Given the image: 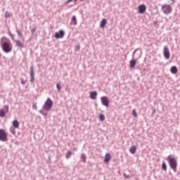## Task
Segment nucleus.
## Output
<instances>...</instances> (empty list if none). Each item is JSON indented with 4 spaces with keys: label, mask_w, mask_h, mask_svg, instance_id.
Segmentation results:
<instances>
[{
    "label": "nucleus",
    "mask_w": 180,
    "mask_h": 180,
    "mask_svg": "<svg viewBox=\"0 0 180 180\" xmlns=\"http://www.w3.org/2000/svg\"><path fill=\"white\" fill-rule=\"evenodd\" d=\"M73 151H77V148H73Z\"/></svg>",
    "instance_id": "nucleus-40"
},
{
    "label": "nucleus",
    "mask_w": 180,
    "mask_h": 180,
    "mask_svg": "<svg viewBox=\"0 0 180 180\" xmlns=\"http://www.w3.org/2000/svg\"><path fill=\"white\" fill-rule=\"evenodd\" d=\"M137 151V147L136 146H132L129 149L131 154H134Z\"/></svg>",
    "instance_id": "nucleus-17"
},
{
    "label": "nucleus",
    "mask_w": 180,
    "mask_h": 180,
    "mask_svg": "<svg viewBox=\"0 0 180 180\" xmlns=\"http://www.w3.org/2000/svg\"><path fill=\"white\" fill-rule=\"evenodd\" d=\"M81 160L82 161V162H86V155H85V153H82Z\"/></svg>",
    "instance_id": "nucleus-21"
},
{
    "label": "nucleus",
    "mask_w": 180,
    "mask_h": 180,
    "mask_svg": "<svg viewBox=\"0 0 180 180\" xmlns=\"http://www.w3.org/2000/svg\"><path fill=\"white\" fill-rule=\"evenodd\" d=\"M31 32H32V34L34 33V32H36V27H34V28H32V30H31Z\"/></svg>",
    "instance_id": "nucleus-37"
},
{
    "label": "nucleus",
    "mask_w": 180,
    "mask_h": 180,
    "mask_svg": "<svg viewBox=\"0 0 180 180\" xmlns=\"http://www.w3.org/2000/svg\"><path fill=\"white\" fill-rule=\"evenodd\" d=\"M132 115L134 117H137V112H136V110H133Z\"/></svg>",
    "instance_id": "nucleus-27"
},
{
    "label": "nucleus",
    "mask_w": 180,
    "mask_h": 180,
    "mask_svg": "<svg viewBox=\"0 0 180 180\" xmlns=\"http://www.w3.org/2000/svg\"><path fill=\"white\" fill-rule=\"evenodd\" d=\"M56 88L58 89V91H61V85L60 84H56Z\"/></svg>",
    "instance_id": "nucleus-29"
},
{
    "label": "nucleus",
    "mask_w": 180,
    "mask_h": 180,
    "mask_svg": "<svg viewBox=\"0 0 180 180\" xmlns=\"http://www.w3.org/2000/svg\"><path fill=\"white\" fill-rule=\"evenodd\" d=\"M84 1H85V0H80L81 2H84Z\"/></svg>",
    "instance_id": "nucleus-41"
},
{
    "label": "nucleus",
    "mask_w": 180,
    "mask_h": 180,
    "mask_svg": "<svg viewBox=\"0 0 180 180\" xmlns=\"http://www.w3.org/2000/svg\"><path fill=\"white\" fill-rule=\"evenodd\" d=\"M101 103L105 108H109V99H108L107 96H102L101 98Z\"/></svg>",
    "instance_id": "nucleus-6"
},
{
    "label": "nucleus",
    "mask_w": 180,
    "mask_h": 180,
    "mask_svg": "<svg viewBox=\"0 0 180 180\" xmlns=\"http://www.w3.org/2000/svg\"><path fill=\"white\" fill-rule=\"evenodd\" d=\"M167 160L169 162V165L170 168H172V169H173L174 172H176V167H178L176 159H175V158H172L170 155H169Z\"/></svg>",
    "instance_id": "nucleus-2"
},
{
    "label": "nucleus",
    "mask_w": 180,
    "mask_h": 180,
    "mask_svg": "<svg viewBox=\"0 0 180 180\" xmlns=\"http://www.w3.org/2000/svg\"><path fill=\"white\" fill-rule=\"evenodd\" d=\"M15 42V44L18 47H20V49H25V45L22 44V41L19 40L14 41Z\"/></svg>",
    "instance_id": "nucleus-11"
},
{
    "label": "nucleus",
    "mask_w": 180,
    "mask_h": 180,
    "mask_svg": "<svg viewBox=\"0 0 180 180\" xmlns=\"http://www.w3.org/2000/svg\"><path fill=\"white\" fill-rule=\"evenodd\" d=\"M110 154L107 153L105 156V159H104V162H105V164H108V162H109L110 161Z\"/></svg>",
    "instance_id": "nucleus-14"
},
{
    "label": "nucleus",
    "mask_w": 180,
    "mask_h": 180,
    "mask_svg": "<svg viewBox=\"0 0 180 180\" xmlns=\"http://www.w3.org/2000/svg\"><path fill=\"white\" fill-rule=\"evenodd\" d=\"M138 9H139L138 13L143 15V13H146V11L147 8L146 7V5L141 4L139 6Z\"/></svg>",
    "instance_id": "nucleus-9"
},
{
    "label": "nucleus",
    "mask_w": 180,
    "mask_h": 180,
    "mask_svg": "<svg viewBox=\"0 0 180 180\" xmlns=\"http://www.w3.org/2000/svg\"><path fill=\"white\" fill-rule=\"evenodd\" d=\"M13 126L14 129H18L19 128V121L15 120L13 122Z\"/></svg>",
    "instance_id": "nucleus-18"
},
{
    "label": "nucleus",
    "mask_w": 180,
    "mask_h": 180,
    "mask_svg": "<svg viewBox=\"0 0 180 180\" xmlns=\"http://www.w3.org/2000/svg\"><path fill=\"white\" fill-rule=\"evenodd\" d=\"M0 141H8V134L4 129H0Z\"/></svg>",
    "instance_id": "nucleus-5"
},
{
    "label": "nucleus",
    "mask_w": 180,
    "mask_h": 180,
    "mask_svg": "<svg viewBox=\"0 0 180 180\" xmlns=\"http://www.w3.org/2000/svg\"><path fill=\"white\" fill-rule=\"evenodd\" d=\"M139 57H141V54L139 55Z\"/></svg>",
    "instance_id": "nucleus-43"
},
{
    "label": "nucleus",
    "mask_w": 180,
    "mask_h": 180,
    "mask_svg": "<svg viewBox=\"0 0 180 180\" xmlns=\"http://www.w3.org/2000/svg\"><path fill=\"white\" fill-rule=\"evenodd\" d=\"M30 82L33 84L34 82V68L33 66L30 67Z\"/></svg>",
    "instance_id": "nucleus-8"
},
{
    "label": "nucleus",
    "mask_w": 180,
    "mask_h": 180,
    "mask_svg": "<svg viewBox=\"0 0 180 180\" xmlns=\"http://www.w3.org/2000/svg\"><path fill=\"white\" fill-rule=\"evenodd\" d=\"M96 96H98V93L96 91H92L91 94H90V98L91 99H96Z\"/></svg>",
    "instance_id": "nucleus-15"
},
{
    "label": "nucleus",
    "mask_w": 180,
    "mask_h": 180,
    "mask_svg": "<svg viewBox=\"0 0 180 180\" xmlns=\"http://www.w3.org/2000/svg\"><path fill=\"white\" fill-rule=\"evenodd\" d=\"M170 72L172 74H176L178 72V68L176 66H172L170 69Z\"/></svg>",
    "instance_id": "nucleus-16"
},
{
    "label": "nucleus",
    "mask_w": 180,
    "mask_h": 180,
    "mask_svg": "<svg viewBox=\"0 0 180 180\" xmlns=\"http://www.w3.org/2000/svg\"><path fill=\"white\" fill-rule=\"evenodd\" d=\"M139 50H140V49H136L134 50V51L132 53L133 57H134V54H136V53H137V51H139Z\"/></svg>",
    "instance_id": "nucleus-34"
},
{
    "label": "nucleus",
    "mask_w": 180,
    "mask_h": 180,
    "mask_svg": "<svg viewBox=\"0 0 180 180\" xmlns=\"http://www.w3.org/2000/svg\"><path fill=\"white\" fill-rule=\"evenodd\" d=\"M106 23H108V20L103 18L100 22V27H105V26H106Z\"/></svg>",
    "instance_id": "nucleus-12"
},
{
    "label": "nucleus",
    "mask_w": 180,
    "mask_h": 180,
    "mask_svg": "<svg viewBox=\"0 0 180 180\" xmlns=\"http://www.w3.org/2000/svg\"><path fill=\"white\" fill-rule=\"evenodd\" d=\"M52 108H53V101H51V98H48L46 101L43 105V109L49 112V110H51Z\"/></svg>",
    "instance_id": "nucleus-3"
},
{
    "label": "nucleus",
    "mask_w": 180,
    "mask_h": 180,
    "mask_svg": "<svg viewBox=\"0 0 180 180\" xmlns=\"http://www.w3.org/2000/svg\"><path fill=\"white\" fill-rule=\"evenodd\" d=\"M80 49L79 45H76L75 49V51H79Z\"/></svg>",
    "instance_id": "nucleus-30"
},
{
    "label": "nucleus",
    "mask_w": 180,
    "mask_h": 180,
    "mask_svg": "<svg viewBox=\"0 0 180 180\" xmlns=\"http://www.w3.org/2000/svg\"><path fill=\"white\" fill-rule=\"evenodd\" d=\"M162 169H163V171H167V164L165 162H162Z\"/></svg>",
    "instance_id": "nucleus-23"
},
{
    "label": "nucleus",
    "mask_w": 180,
    "mask_h": 180,
    "mask_svg": "<svg viewBox=\"0 0 180 180\" xmlns=\"http://www.w3.org/2000/svg\"><path fill=\"white\" fill-rule=\"evenodd\" d=\"M32 109H34V110H37V105L33 104Z\"/></svg>",
    "instance_id": "nucleus-33"
},
{
    "label": "nucleus",
    "mask_w": 180,
    "mask_h": 180,
    "mask_svg": "<svg viewBox=\"0 0 180 180\" xmlns=\"http://www.w3.org/2000/svg\"><path fill=\"white\" fill-rule=\"evenodd\" d=\"M71 23L74 26L77 25V17L75 15H73L71 20Z\"/></svg>",
    "instance_id": "nucleus-19"
},
{
    "label": "nucleus",
    "mask_w": 180,
    "mask_h": 180,
    "mask_svg": "<svg viewBox=\"0 0 180 180\" xmlns=\"http://www.w3.org/2000/svg\"><path fill=\"white\" fill-rule=\"evenodd\" d=\"M136 64H137V62L136 61V60H131L129 61V67L130 68H134V67H136Z\"/></svg>",
    "instance_id": "nucleus-13"
},
{
    "label": "nucleus",
    "mask_w": 180,
    "mask_h": 180,
    "mask_svg": "<svg viewBox=\"0 0 180 180\" xmlns=\"http://www.w3.org/2000/svg\"><path fill=\"white\" fill-rule=\"evenodd\" d=\"M99 120L101 121V122H103V120H105V115L103 114H101L99 115Z\"/></svg>",
    "instance_id": "nucleus-24"
},
{
    "label": "nucleus",
    "mask_w": 180,
    "mask_h": 180,
    "mask_svg": "<svg viewBox=\"0 0 180 180\" xmlns=\"http://www.w3.org/2000/svg\"><path fill=\"white\" fill-rule=\"evenodd\" d=\"M20 81H21L22 85H25V84H26V81H25V79H23V78H21Z\"/></svg>",
    "instance_id": "nucleus-32"
},
{
    "label": "nucleus",
    "mask_w": 180,
    "mask_h": 180,
    "mask_svg": "<svg viewBox=\"0 0 180 180\" xmlns=\"http://www.w3.org/2000/svg\"><path fill=\"white\" fill-rule=\"evenodd\" d=\"M9 36L11 37L12 40H13L14 41H16L15 40V37H13V34H12V32H9Z\"/></svg>",
    "instance_id": "nucleus-26"
},
{
    "label": "nucleus",
    "mask_w": 180,
    "mask_h": 180,
    "mask_svg": "<svg viewBox=\"0 0 180 180\" xmlns=\"http://www.w3.org/2000/svg\"><path fill=\"white\" fill-rule=\"evenodd\" d=\"M163 54L166 60H169V57H171V53H169V49L167 48V46L164 47Z\"/></svg>",
    "instance_id": "nucleus-7"
},
{
    "label": "nucleus",
    "mask_w": 180,
    "mask_h": 180,
    "mask_svg": "<svg viewBox=\"0 0 180 180\" xmlns=\"http://www.w3.org/2000/svg\"><path fill=\"white\" fill-rule=\"evenodd\" d=\"M153 113H155V110L153 109Z\"/></svg>",
    "instance_id": "nucleus-42"
},
{
    "label": "nucleus",
    "mask_w": 180,
    "mask_h": 180,
    "mask_svg": "<svg viewBox=\"0 0 180 180\" xmlns=\"http://www.w3.org/2000/svg\"><path fill=\"white\" fill-rule=\"evenodd\" d=\"M172 4H175V0H171Z\"/></svg>",
    "instance_id": "nucleus-39"
},
{
    "label": "nucleus",
    "mask_w": 180,
    "mask_h": 180,
    "mask_svg": "<svg viewBox=\"0 0 180 180\" xmlns=\"http://www.w3.org/2000/svg\"><path fill=\"white\" fill-rule=\"evenodd\" d=\"M5 39V37H3L1 39V49L4 53H11L12 51V44L11 43V41L8 39V41L3 42L2 40Z\"/></svg>",
    "instance_id": "nucleus-1"
},
{
    "label": "nucleus",
    "mask_w": 180,
    "mask_h": 180,
    "mask_svg": "<svg viewBox=\"0 0 180 180\" xmlns=\"http://www.w3.org/2000/svg\"><path fill=\"white\" fill-rule=\"evenodd\" d=\"M71 155H72V152L71 150H68L65 155L66 160H69V158H71Z\"/></svg>",
    "instance_id": "nucleus-20"
},
{
    "label": "nucleus",
    "mask_w": 180,
    "mask_h": 180,
    "mask_svg": "<svg viewBox=\"0 0 180 180\" xmlns=\"http://www.w3.org/2000/svg\"><path fill=\"white\" fill-rule=\"evenodd\" d=\"M4 108L6 110V113H9V106L8 105H4Z\"/></svg>",
    "instance_id": "nucleus-25"
},
{
    "label": "nucleus",
    "mask_w": 180,
    "mask_h": 180,
    "mask_svg": "<svg viewBox=\"0 0 180 180\" xmlns=\"http://www.w3.org/2000/svg\"><path fill=\"white\" fill-rule=\"evenodd\" d=\"M123 175H124V178H127V179H128V178H130V175L127 174L126 173H124Z\"/></svg>",
    "instance_id": "nucleus-36"
},
{
    "label": "nucleus",
    "mask_w": 180,
    "mask_h": 180,
    "mask_svg": "<svg viewBox=\"0 0 180 180\" xmlns=\"http://www.w3.org/2000/svg\"><path fill=\"white\" fill-rule=\"evenodd\" d=\"M6 116V113L4 110H0V117H5Z\"/></svg>",
    "instance_id": "nucleus-22"
},
{
    "label": "nucleus",
    "mask_w": 180,
    "mask_h": 180,
    "mask_svg": "<svg viewBox=\"0 0 180 180\" xmlns=\"http://www.w3.org/2000/svg\"><path fill=\"white\" fill-rule=\"evenodd\" d=\"M162 11L165 15H169L172 12V7L169 5H163L162 6Z\"/></svg>",
    "instance_id": "nucleus-4"
},
{
    "label": "nucleus",
    "mask_w": 180,
    "mask_h": 180,
    "mask_svg": "<svg viewBox=\"0 0 180 180\" xmlns=\"http://www.w3.org/2000/svg\"><path fill=\"white\" fill-rule=\"evenodd\" d=\"M73 0H68V1H67V4H70V2H71V1H72Z\"/></svg>",
    "instance_id": "nucleus-38"
},
{
    "label": "nucleus",
    "mask_w": 180,
    "mask_h": 180,
    "mask_svg": "<svg viewBox=\"0 0 180 180\" xmlns=\"http://www.w3.org/2000/svg\"><path fill=\"white\" fill-rule=\"evenodd\" d=\"M65 34L64 30H60L58 32L55 33L56 39H63Z\"/></svg>",
    "instance_id": "nucleus-10"
},
{
    "label": "nucleus",
    "mask_w": 180,
    "mask_h": 180,
    "mask_svg": "<svg viewBox=\"0 0 180 180\" xmlns=\"http://www.w3.org/2000/svg\"><path fill=\"white\" fill-rule=\"evenodd\" d=\"M39 112V113H41V115H43L44 116H46L47 115V114H44V112L43 111V110H41Z\"/></svg>",
    "instance_id": "nucleus-35"
},
{
    "label": "nucleus",
    "mask_w": 180,
    "mask_h": 180,
    "mask_svg": "<svg viewBox=\"0 0 180 180\" xmlns=\"http://www.w3.org/2000/svg\"><path fill=\"white\" fill-rule=\"evenodd\" d=\"M17 33H18V35L20 36V37H23V34H22V32H20L19 30H17Z\"/></svg>",
    "instance_id": "nucleus-28"
},
{
    "label": "nucleus",
    "mask_w": 180,
    "mask_h": 180,
    "mask_svg": "<svg viewBox=\"0 0 180 180\" xmlns=\"http://www.w3.org/2000/svg\"><path fill=\"white\" fill-rule=\"evenodd\" d=\"M5 16H6V18H9L11 16V13H9V12L6 11L5 13Z\"/></svg>",
    "instance_id": "nucleus-31"
}]
</instances>
